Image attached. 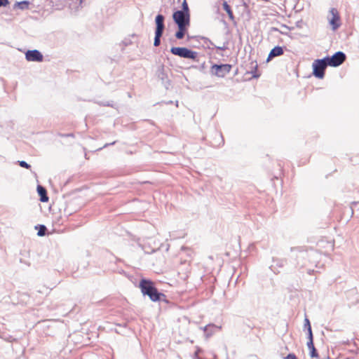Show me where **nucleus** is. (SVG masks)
Returning <instances> with one entry per match:
<instances>
[{
	"label": "nucleus",
	"mask_w": 359,
	"mask_h": 359,
	"mask_svg": "<svg viewBox=\"0 0 359 359\" xmlns=\"http://www.w3.org/2000/svg\"><path fill=\"white\" fill-rule=\"evenodd\" d=\"M170 53L182 58L197 60L198 53L185 47H172Z\"/></svg>",
	"instance_id": "f257e3e1"
},
{
	"label": "nucleus",
	"mask_w": 359,
	"mask_h": 359,
	"mask_svg": "<svg viewBox=\"0 0 359 359\" xmlns=\"http://www.w3.org/2000/svg\"><path fill=\"white\" fill-rule=\"evenodd\" d=\"M327 66L325 57L314 60L312 65L313 75L318 79H323Z\"/></svg>",
	"instance_id": "f03ea898"
},
{
	"label": "nucleus",
	"mask_w": 359,
	"mask_h": 359,
	"mask_svg": "<svg viewBox=\"0 0 359 359\" xmlns=\"http://www.w3.org/2000/svg\"><path fill=\"white\" fill-rule=\"evenodd\" d=\"M140 287L141 288L142 292L144 294H147L149 296L151 299L153 301L157 300V290L154 287L152 282L146 280H142L140 283Z\"/></svg>",
	"instance_id": "7ed1b4c3"
},
{
	"label": "nucleus",
	"mask_w": 359,
	"mask_h": 359,
	"mask_svg": "<svg viewBox=\"0 0 359 359\" xmlns=\"http://www.w3.org/2000/svg\"><path fill=\"white\" fill-rule=\"evenodd\" d=\"M325 59L328 66L337 67L345 62L346 60V55L342 51H337L332 56L325 57Z\"/></svg>",
	"instance_id": "20e7f679"
},
{
	"label": "nucleus",
	"mask_w": 359,
	"mask_h": 359,
	"mask_svg": "<svg viewBox=\"0 0 359 359\" xmlns=\"http://www.w3.org/2000/svg\"><path fill=\"white\" fill-rule=\"evenodd\" d=\"M232 65L229 64H215L211 67L210 73L217 77L224 78L231 70Z\"/></svg>",
	"instance_id": "39448f33"
},
{
	"label": "nucleus",
	"mask_w": 359,
	"mask_h": 359,
	"mask_svg": "<svg viewBox=\"0 0 359 359\" xmlns=\"http://www.w3.org/2000/svg\"><path fill=\"white\" fill-rule=\"evenodd\" d=\"M172 18L177 26H189L190 25L189 13H183L181 11H176L173 13Z\"/></svg>",
	"instance_id": "423d86ee"
},
{
	"label": "nucleus",
	"mask_w": 359,
	"mask_h": 359,
	"mask_svg": "<svg viewBox=\"0 0 359 359\" xmlns=\"http://www.w3.org/2000/svg\"><path fill=\"white\" fill-rule=\"evenodd\" d=\"M330 13L332 17L329 18V23L332 27V29L335 31L341 26L340 16L337 9L335 8H332L330 10Z\"/></svg>",
	"instance_id": "0eeeda50"
},
{
	"label": "nucleus",
	"mask_w": 359,
	"mask_h": 359,
	"mask_svg": "<svg viewBox=\"0 0 359 359\" xmlns=\"http://www.w3.org/2000/svg\"><path fill=\"white\" fill-rule=\"evenodd\" d=\"M25 57L27 61L41 62L43 60V55L37 50H28L25 53Z\"/></svg>",
	"instance_id": "6e6552de"
},
{
	"label": "nucleus",
	"mask_w": 359,
	"mask_h": 359,
	"mask_svg": "<svg viewBox=\"0 0 359 359\" xmlns=\"http://www.w3.org/2000/svg\"><path fill=\"white\" fill-rule=\"evenodd\" d=\"M284 50L283 48L279 46H275L273 48H272L268 55V57L266 59V61L269 62L271 60H272L275 57L280 56L283 55Z\"/></svg>",
	"instance_id": "1a4fd4ad"
},
{
	"label": "nucleus",
	"mask_w": 359,
	"mask_h": 359,
	"mask_svg": "<svg viewBox=\"0 0 359 359\" xmlns=\"http://www.w3.org/2000/svg\"><path fill=\"white\" fill-rule=\"evenodd\" d=\"M164 28V16L158 14V46L161 43V37L163 33Z\"/></svg>",
	"instance_id": "9d476101"
},
{
	"label": "nucleus",
	"mask_w": 359,
	"mask_h": 359,
	"mask_svg": "<svg viewBox=\"0 0 359 359\" xmlns=\"http://www.w3.org/2000/svg\"><path fill=\"white\" fill-rule=\"evenodd\" d=\"M201 329L203 330L205 337L208 339L212 336V332H209L210 329H221V327L214 324H208L203 327H201Z\"/></svg>",
	"instance_id": "9b49d317"
},
{
	"label": "nucleus",
	"mask_w": 359,
	"mask_h": 359,
	"mask_svg": "<svg viewBox=\"0 0 359 359\" xmlns=\"http://www.w3.org/2000/svg\"><path fill=\"white\" fill-rule=\"evenodd\" d=\"M177 27H178V31L176 32L175 36L177 39H182L184 37L185 34L187 32V29H188L189 26L181 25V26H177Z\"/></svg>",
	"instance_id": "f8f14e48"
},
{
	"label": "nucleus",
	"mask_w": 359,
	"mask_h": 359,
	"mask_svg": "<svg viewBox=\"0 0 359 359\" xmlns=\"http://www.w3.org/2000/svg\"><path fill=\"white\" fill-rule=\"evenodd\" d=\"M37 191L40 196V201L41 202H47L48 201V197L47 196L46 190L44 187L41 186L37 187Z\"/></svg>",
	"instance_id": "ddd939ff"
},
{
	"label": "nucleus",
	"mask_w": 359,
	"mask_h": 359,
	"mask_svg": "<svg viewBox=\"0 0 359 359\" xmlns=\"http://www.w3.org/2000/svg\"><path fill=\"white\" fill-rule=\"evenodd\" d=\"M222 6H223V9L227 13L229 19L232 22H235V18H234V15L233 14V11H232V10L231 8V6L227 4L226 1H224L223 2Z\"/></svg>",
	"instance_id": "4468645a"
},
{
	"label": "nucleus",
	"mask_w": 359,
	"mask_h": 359,
	"mask_svg": "<svg viewBox=\"0 0 359 359\" xmlns=\"http://www.w3.org/2000/svg\"><path fill=\"white\" fill-rule=\"evenodd\" d=\"M304 330H307V335H308L307 337H313V332H312L311 323H310L309 320L307 318H306L304 319Z\"/></svg>",
	"instance_id": "2eb2a0df"
},
{
	"label": "nucleus",
	"mask_w": 359,
	"mask_h": 359,
	"mask_svg": "<svg viewBox=\"0 0 359 359\" xmlns=\"http://www.w3.org/2000/svg\"><path fill=\"white\" fill-rule=\"evenodd\" d=\"M29 3L27 1H23L21 2H16L14 4V8H19L21 10L27 9L29 8Z\"/></svg>",
	"instance_id": "dca6fc26"
},
{
	"label": "nucleus",
	"mask_w": 359,
	"mask_h": 359,
	"mask_svg": "<svg viewBox=\"0 0 359 359\" xmlns=\"http://www.w3.org/2000/svg\"><path fill=\"white\" fill-rule=\"evenodd\" d=\"M162 303L169 304L170 302L164 294L158 292V304H161Z\"/></svg>",
	"instance_id": "f3484780"
},
{
	"label": "nucleus",
	"mask_w": 359,
	"mask_h": 359,
	"mask_svg": "<svg viewBox=\"0 0 359 359\" xmlns=\"http://www.w3.org/2000/svg\"><path fill=\"white\" fill-rule=\"evenodd\" d=\"M273 262L278 267H283L286 264V260L278 258H273Z\"/></svg>",
	"instance_id": "a211bd4d"
},
{
	"label": "nucleus",
	"mask_w": 359,
	"mask_h": 359,
	"mask_svg": "<svg viewBox=\"0 0 359 359\" xmlns=\"http://www.w3.org/2000/svg\"><path fill=\"white\" fill-rule=\"evenodd\" d=\"M36 229H39L37 233L39 236H43L46 234V227L44 225L36 226Z\"/></svg>",
	"instance_id": "6ab92c4d"
},
{
	"label": "nucleus",
	"mask_w": 359,
	"mask_h": 359,
	"mask_svg": "<svg viewBox=\"0 0 359 359\" xmlns=\"http://www.w3.org/2000/svg\"><path fill=\"white\" fill-rule=\"evenodd\" d=\"M258 66L256 64L254 67H252V69L251 71V74H252V78H259L260 76V74L257 73Z\"/></svg>",
	"instance_id": "aec40b11"
},
{
	"label": "nucleus",
	"mask_w": 359,
	"mask_h": 359,
	"mask_svg": "<svg viewBox=\"0 0 359 359\" xmlns=\"http://www.w3.org/2000/svg\"><path fill=\"white\" fill-rule=\"evenodd\" d=\"M180 11L183 13H189V6H188V4H187L186 0H184L183 1L182 5V10H180Z\"/></svg>",
	"instance_id": "412c9836"
},
{
	"label": "nucleus",
	"mask_w": 359,
	"mask_h": 359,
	"mask_svg": "<svg viewBox=\"0 0 359 359\" xmlns=\"http://www.w3.org/2000/svg\"><path fill=\"white\" fill-rule=\"evenodd\" d=\"M308 341H307V347L310 350H311L313 348H315L314 344H313V337H308Z\"/></svg>",
	"instance_id": "4be33fe9"
},
{
	"label": "nucleus",
	"mask_w": 359,
	"mask_h": 359,
	"mask_svg": "<svg viewBox=\"0 0 359 359\" xmlns=\"http://www.w3.org/2000/svg\"><path fill=\"white\" fill-rule=\"evenodd\" d=\"M309 355L311 358H319L318 353L316 348H313L311 350H310Z\"/></svg>",
	"instance_id": "5701e85b"
},
{
	"label": "nucleus",
	"mask_w": 359,
	"mask_h": 359,
	"mask_svg": "<svg viewBox=\"0 0 359 359\" xmlns=\"http://www.w3.org/2000/svg\"><path fill=\"white\" fill-rule=\"evenodd\" d=\"M196 351L194 353V359H198V358H200L198 356V355H199V353H201L202 352V349L200 347L196 346Z\"/></svg>",
	"instance_id": "b1692460"
},
{
	"label": "nucleus",
	"mask_w": 359,
	"mask_h": 359,
	"mask_svg": "<svg viewBox=\"0 0 359 359\" xmlns=\"http://www.w3.org/2000/svg\"><path fill=\"white\" fill-rule=\"evenodd\" d=\"M18 163L22 168H27V169L30 168V165H29L28 163H27L24 161H19Z\"/></svg>",
	"instance_id": "393cba45"
},
{
	"label": "nucleus",
	"mask_w": 359,
	"mask_h": 359,
	"mask_svg": "<svg viewBox=\"0 0 359 359\" xmlns=\"http://www.w3.org/2000/svg\"><path fill=\"white\" fill-rule=\"evenodd\" d=\"M169 247H170V245L168 243H166V244L162 243L158 247V250H163L164 249L165 251H168V249H169Z\"/></svg>",
	"instance_id": "a878e982"
},
{
	"label": "nucleus",
	"mask_w": 359,
	"mask_h": 359,
	"mask_svg": "<svg viewBox=\"0 0 359 359\" xmlns=\"http://www.w3.org/2000/svg\"><path fill=\"white\" fill-rule=\"evenodd\" d=\"M284 359H297L294 353H289Z\"/></svg>",
	"instance_id": "bb28decb"
},
{
	"label": "nucleus",
	"mask_w": 359,
	"mask_h": 359,
	"mask_svg": "<svg viewBox=\"0 0 359 359\" xmlns=\"http://www.w3.org/2000/svg\"><path fill=\"white\" fill-rule=\"evenodd\" d=\"M162 83L164 84L165 88L166 89H168L169 86L170 85V83L169 81H165L164 79H162Z\"/></svg>",
	"instance_id": "cd10ccee"
},
{
	"label": "nucleus",
	"mask_w": 359,
	"mask_h": 359,
	"mask_svg": "<svg viewBox=\"0 0 359 359\" xmlns=\"http://www.w3.org/2000/svg\"><path fill=\"white\" fill-rule=\"evenodd\" d=\"M8 4V0H0V6H6Z\"/></svg>",
	"instance_id": "c85d7f7f"
},
{
	"label": "nucleus",
	"mask_w": 359,
	"mask_h": 359,
	"mask_svg": "<svg viewBox=\"0 0 359 359\" xmlns=\"http://www.w3.org/2000/svg\"><path fill=\"white\" fill-rule=\"evenodd\" d=\"M157 42H158V40H157V27H156V30H155L154 40V45L155 46H157Z\"/></svg>",
	"instance_id": "c756f323"
},
{
	"label": "nucleus",
	"mask_w": 359,
	"mask_h": 359,
	"mask_svg": "<svg viewBox=\"0 0 359 359\" xmlns=\"http://www.w3.org/2000/svg\"><path fill=\"white\" fill-rule=\"evenodd\" d=\"M61 137H74V135L72 133H70V134H67V135H65V134H60V135Z\"/></svg>",
	"instance_id": "7c9ffc66"
},
{
	"label": "nucleus",
	"mask_w": 359,
	"mask_h": 359,
	"mask_svg": "<svg viewBox=\"0 0 359 359\" xmlns=\"http://www.w3.org/2000/svg\"><path fill=\"white\" fill-rule=\"evenodd\" d=\"M219 330V329H210L209 332H212V335L214 333H215Z\"/></svg>",
	"instance_id": "2f4dec72"
},
{
	"label": "nucleus",
	"mask_w": 359,
	"mask_h": 359,
	"mask_svg": "<svg viewBox=\"0 0 359 359\" xmlns=\"http://www.w3.org/2000/svg\"><path fill=\"white\" fill-rule=\"evenodd\" d=\"M216 48L219 49V50H224L226 49V47L225 46H222V47H221V46H216Z\"/></svg>",
	"instance_id": "473e14b6"
},
{
	"label": "nucleus",
	"mask_w": 359,
	"mask_h": 359,
	"mask_svg": "<svg viewBox=\"0 0 359 359\" xmlns=\"http://www.w3.org/2000/svg\"><path fill=\"white\" fill-rule=\"evenodd\" d=\"M187 250L189 252H190V251H191L189 249H188L187 248H185V247H184V246H182V247L181 248V251H184V250Z\"/></svg>",
	"instance_id": "72a5a7b5"
},
{
	"label": "nucleus",
	"mask_w": 359,
	"mask_h": 359,
	"mask_svg": "<svg viewBox=\"0 0 359 359\" xmlns=\"http://www.w3.org/2000/svg\"><path fill=\"white\" fill-rule=\"evenodd\" d=\"M243 6L245 7V9H248V5L246 2L243 1Z\"/></svg>",
	"instance_id": "f704fd0d"
},
{
	"label": "nucleus",
	"mask_w": 359,
	"mask_h": 359,
	"mask_svg": "<svg viewBox=\"0 0 359 359\" xmlns=\"http://www.w3.org/2000/svg\"><path fill=\"white\" fill-rule=\"evenodd\" d=\"M220 136H221V138H222V144H224V140H223L222 136V135H220Z\"/></svg>",
	"instance_id": "c9c22d12"
},
{
	"label": "nucleus",
	"mask_w": 359,
	"mask_h": 359,
	"mask_svg": "<svg viewBox=\"0 0 359 359\" xmlns=\"http://www.w3.org/2000/svg\"><path fill=\"white\" fill-rule=\"evenodd\" d=\"M155 22L157 23V16L155 18Z\"/></svg>",
	"instance_id": "e433bc0d"
},
{
	"label": "nucleus",
	"mask_w": 359,
	"mask_h": 359,
	"mask_svg": "<svg viewBox=\"0 0 359 359\" xmlns=\"http://www.w3.org/2000/svg\"><path fill=\"white\" fill-rule=\"evenodd\" d=\"M198 359H201V358H198Z\"/></svg>",
	"instance_id": "4c0bfd02"
},
{
	"label": "nucleus",
	"mask_w": 359,
	"mask_h": 359,
	"mask_svg": "<svg viewBox=\"0 0 359 359\" xmlns=\"http://www.w3.org/2000/svg\"><path fill=\"white\" fill-rule=\"evenodd\" d=\"M346 359H348V358H346Z\"/></svg>",
	"instance_id": "58836bf2"
}]
</instances>
